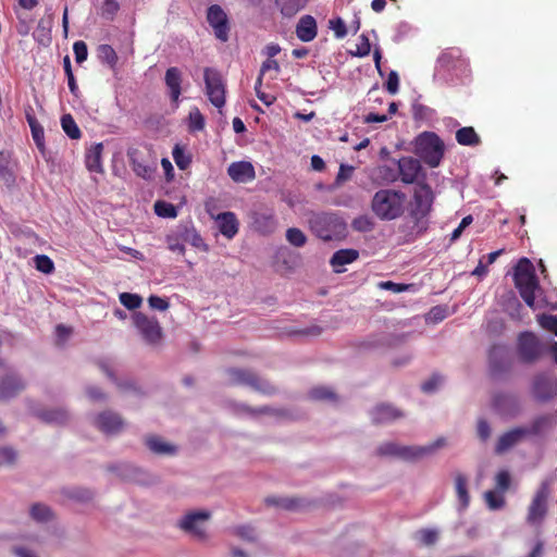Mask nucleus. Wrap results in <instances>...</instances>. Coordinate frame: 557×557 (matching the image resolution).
I'll return each instance as SVG.
<instances>
[{
    "label": "nucleus",
    "mask_w": 557,
    "mask_h": 557,
    "mask_svg": "<svg viewBox=\"0 0 557 557\" xmlns=\"http://www.w3.org/2000/svg\"><path fill=\"white\" fill-rule=\"evenodd\" d=\"M405 203V193L395 189H380L372 198L371 208L380 220L392 221L404 213Z\"/></svg>",
    "instance_id": "1"
},
{
    "label": "nucleus",
    "mask_w": 557,
    "mask_h": 557,
    "mask_svg": "<svg viewBox=\"0 0 557 557\" xmlns=\"http://www.w3.org/2000/svg\"><path fill=\"white\" fill-rule=\"evenodd\" d=\"M311 232L324 242L341 239L346 236L347 224L335 212H317L309 218Z\"/></svg>",
    "instance_id": "2"
},
{
    "label": "nucleus",
    "mask_w": 557,
    "mask_h": 557,
    "mask_svg": "<svg viewBox=\"0 0 557 557\" xmlns=\"http://www.w3.org/2000/svg\"><path fill=\"white\" fill-rule=\"evenodd\" d=\"M515 285L524 302L535 309V297L541 292L533 263L528 258H521L515 267Z\"/></svg>",
    "instance_id": "3"
},
{
    "label": "nucleus",
    "mask_w": 557,
    "mask_h": 557,
    "mask_svg": "<svg viewBox=\"0 0 557 557\" xmlns=\"http://www.w3.org/2000/svg\"><path fill=\"white\" fill-rule=\"evenodd\" d=\"M444 444L445 440L442 437L423 446H401L395 442H386L377 447L376 454L379 456L396 457L401 460L412 461L432 455Z\"/></svg>",
    "instance_id": "4"
},
{
    "label": "nucleus",
    "mask_w": 557,
    "mask_h": 557,
    "mask_svg": "<svg viewBox=\"0 0 557 557\" xmlns=\"http://www.w3.org/2000/svg\"><path fill=\"white\" fill-rule=\"evenodd\" d=\"M444 151L443 140L433 132H423L414 140V153L430 168L441 164Z\"/></svg>",
    "instance_id": "5"
},
{
    "label": "nucleus",
    "mask_w": 557,
    "mask_h": 557,
    "mask_svg": "<svg viewBox=\"0 0 557 557\" xmlns=\"http://www.w3.org/2000/svg\"><path fill=\"white\" fill-rule=\"evenodd\" d=\"M546 346L533 332L519 333L516 343L518 359L523 364L536 363L545 354Z\"/></svg>",
    "instance_id": "6"
},
{
    "label": "nucleus",
    "mask_w": 557,
    "mask_h": 557,
    "mask_svg": "<svg viewBox=\"0 0 557 557\" xmlns=\"http://www.w3.org/2000/svg\"><path fill=\"white\" fill-rule=\"evenodd\" d=\"M134 326L141 339L150 347H159L163 339V331L158 320L153 317L136 311L132 315Z\"/></svg>",
    "instance_id": "7"
},
{
    "label": "nucleus",
    "mask_w": 557,
    "mask_h": 557,
    "mask_svg": "<svg viewBox=\"0 0 557 557\" xmlns=\"http://www.w3.org/2000/svg\"><path fill=\"white\" fill-rule=\"evenodd\" d=\"M227 375L230 383L248 386L264 395H272L276 391L270 382L248 370L231 368L227 370Z\"/></svg>",
    "instance_id": "8"
},
{
    "label": "nucleus",
    "mask_w": 557,
    "mask_h": 557,
    "mask_svg": "<svg viewBox=\"0 0 557 557\" xmlns=\"http://www.w3.org/2000/svg\"><path fill=\"white\" fill-rule=\"evenodd\" d=\"M522 426L529 440H544L557 429V411L535 414Z\"/></svg>",
    "instance_id": "9"
},
{
    "label": "nucleus",
    "mask_w": 557,
    "mask_h": 557,
    "mask_svg": "<svg viewBox=\"0 0 557 557\" xmlns=\"http://www.w3.org/2000/svg\"><path fill=\"white\" fill-rule=\"evenodd\" d=\"M550 495V483L545 480L536 490L528 508L527 521L532 525L543 522L548 510V497Z\"/></svg>",
    "instance_id": "10"
},
{
    "label": "nucleus",
    "mask_w": 557,
    "mask_h": 557,
    "mask_svg": "<svg viewBox=\"0 0 557 557\" xmlns=\"http://www.w3.org/2000/svg\"><path fill=\"white\" fill-rule=\"evenodd\" d=\"M206 95L210 102L218 109L225 104V85L219 71L206 67L203 71Z\"/></svg>",
    "instance_id": "11"
},
{
    "label": "nucleus",
    "mask_w": 557,
    "mask_h": 557,
    "mask_svg": "<svg viewBox=\"0 0 557 557\" xmlns=\"http://www.w3.org/2000/svg\"><path fill=\"white\" fill-rule=\"evenodd\" d=\"M434 195L432 188L425 183H418L414 188L413 202L410 214L417 223L428 216L431 211Z\"/></svg>",
    "instance_id": "12"
},
{
    "label": "nucleus",
    "mask_w": 557,
    "mask_h": 557,
    "mask_svg": "<svg viewBox=\"0 0 557 557\" xmlns=\"http://www.w3.org/2000/svg\"><path fill=\"white\" fill-rule=\"evenodd\" d=\"M488 368L494 377L508 373L511 369L510 351L505 344H494L488 350Z\"/></svg>",
    "instance_id": "13"
},
{
    "label": "nucleus",
    "mask_w": 557,
    "mask_h": 557,
    "mask_svg": "<svg viewBox=\"0 0 557 557\" xmlns=\"http://www.w3.org/2000/svg\"><path fill=\"white\" fill-rule=\"evenodd\" d=\"M207 22L213 30V34L221 42H226L230 38V20L226 12L219 4H211L207 9Z\"/></svg>",
    "instance_id": "14"
},
{
    "label": "nucleus",
    "mask_w": 557,
    "mask_h": 557,
    "mask_svg": "<svg viewBox=\"0 0 557 557\" xmlns=\"http://www.w3.org/2000/svg\"><path fill=\"white\" fill-rule=\"evenodd\" d=\"M531 393L539 403H548L557 396V382L546 372L537 373L532 380Z\"/></svg>",
    "instance_id": "15"
},
{
    "label": "nucleus",
    "mask_w": 557,
    "mask_h": 557,
    "mask_svg": "<svg viewBox=\"0 0 557 557\" xmlns=\"http://www.w3.org/2000/svg\"><path fill=\"white\" fill-rule=\"evenodd\" d=\"M209 518L208 511L189 512L180 520L178 527L186 533L203 540L206 537L205 523Z\"/></svg>",
    "instance_id": "16"
},
{
    "label": "nucleus",
    "mask_w": 557,
    "mask_h": 557,
    "mask_svg": "<svg viewBox=\"0 0 557 557\" xmlns=\"http://www.w3.org/2000/svg\"><path fill=\"white\" fill-rule=\"evenodd\" d=\"M92 424L106 435H116L124 428V421L116 412L106 410L92 419Z\"/></svg>",
    "instance_id": "17"
},
{
    "label": "nucleus",
    "mask_w": 557,
    "mask_h": 557,
    "mask_svg": "<svg viewBox=\"0 0 557 557\" xmlns=\"http://www.w3.org/2000/svg\"><path fill=\"white\" fill-rule=\"evenodd\" d=\"M26 384L18 373L9 369L0 377V399L7 400L16 397Z\"/></svg>",
    "instance_id": "18"
},
{
    "label": "nucleus",
    "mask_w": 557,
    "mask_h": 557,
    "mask_svg": "<svg viewBox=\"0 0 557 557\" xmlns=\"http://www.w3.org/2000/svg\"><path fill=\"white\" fill-rule=\"evenodd\" d=\"M440 67L456 75H467L468 62L465 60L458 49L444 51L437 59Z\"/></svg>",
    "instance_id": "19"
},
{
    "label": "nucleus",
    "mask_w": 557,
    "mask_h": 557,
    "mask_svg": "<svg viewBox=\"0 0 557 557\" xmlns=\"http://www.w3.org/2000/svg\"><path fill=\"white\" fill-rule=\"evenodd\" d=\"M398 173L404 184H413L418 178L425 177L419 159L412 157H403L397 161Z\"/></svg>",
    "instance_id": "20"
},
{
    "label": "nucleus",
    "mask_w": 557,
    "mask_h": 557,
    "mask_svg": "<svg viewBox=\"0 0 557 557\" xmlns=\"http://www.w3.org/2000/svg\"><path fill=\"white\" fill-rule=\"evenodd\" d=\"M251 225L255 231L262 235L272 234L277 226L274 211L269 208L252 211Z\"/></svg>",
    "instance_id": "21"
},
{
    "label": "nucleus",
    "mask_w": 557,
    "mask_h": 557,
    "mask_svg": "<svg viewBox=\"0 0 557 557\" xmlns=\"http://www.w3.org/2000/svg\"><path fill=\"white\" fill-rule=\"evenodd\" d=\"M524 440H529L522 425L516 426L503 433L495 445V453L505 454Z\"/></svg>",
    "instance_id": "22"
},
{
    "label": "nucleus",
    "mask_w": 557,
    "mask_h": 557,
    "mask_svg": "<svg viewBox=\"0 0 557 557\" xmlns=\"http://www.w3.org/2000/svg\"><path fill=\"white\" fill-rule=\"evenodd\" d=\"M164 83L168 88V95L171 99V102L178 106L180 97L182 95V83H183V73L176 66H171L165 71Z\"/></svg>",
    "instance_id": "23"
},
{
    "label": "nucleus",
    "mask_w": 557,
    "mask_h": 557,
    "mask_svg": "<svg viewBox=\"0 0 557 557\" xmlns=\"http://www.w3.org/2000/svg\"><path fill=\"white\" fill-rule=\"evenodd\" d=\"M127 158L129 160L132 170L135 172L137 176L147 181L153 177V174L156 172V165L153 163L146 162L138 149H128Z\"/></svg>",
    "instance_id": "24"
},
{
    "label": "nucleus",
    "mask_w": 557,
    "mask_h": 557,
    "mask_svg": "<svg viewBox=\"0 0 557 557\" xmlns=\"http://www.w3.org/2000/svg\"><path fill=\"white\" fill-rule=\"evenodd\" d=\"M175 236L196 248H207L202 237L196 231L191 221L181 222L176 227Z\"/></svg>",
    "instance_id": "25"
},
{
    "label": "nucleus",
    "mask_w": 557,
    "mask_h": 557,
    "mask_svg": "<svg viewBox=\"0 0 557 557\" xmlns=\"http://www.w3.org/2000/svg\"><path fill=\"white\" fill-rule=\"evenodd\" d=\"M403 416L399 409L387 404L377 405L370 411L371 420L375 424L391 423Z\"/></svg>",
    "instance_id": "26"
},
{
    "label": "nucleus",
    "mask_w": 557,
    "mask_h": 557,
    "mask_svg": "<svg viewBox=\"0 0 557 557\" xmlns=\"http://www.w3.org/2000/svg\"><path fill=\"white\" fill-rule=\"evenodd\" d=\"M227 174L236 183H246L256 177L253 165L247 161L231 163L227 168Z\"/></svg>",
    "instance_id": "27"
},
{
    "label": "nucleus",
    "mask_w": 557,
    "mask_h": 557,
    "mask_svg": "<svg viewBox=\"0 0 557 557\" xmlns=\"http://www.w3.org/2000/svg\"><path fill=\"white\" fill-rule=\"evenodd\" d=\"M36 417L45 423L54 425H65L71 419L70 412L63 407L37 410Z\"/></svg>",
    "instance_id": "28"
},
{
    "label": "nucleus",
    "mask_w": 557,
    "mask_h": 557,
    "mask_svg": "<svg viewBox=\"0 0 557 557\" xmlns=\"http://www.w3.org/2000/svg\"><path fill=\"white\" fill-rule=\"evenodd\" d=\"M219 231L223 236L231 239L238 233V220L234 212L226 211L219 213L215 218Z\"/></svg>",
    "instance_id": "29"
},
{
    "label": "nucleus",
    "mask_w": 557,
    "mask_h": 557,
    "mask_svg": "<svg viewBox=\"0 0 557 557\" xmlns=\"http://www.w3.org/2000/svg\"><path fill=\"white\" fill-rule=\"evenodd\" d=\"M269 70L278 71L280 70V65H278L277 61L268 58L262 63L261 70H260V74H259V76H258V78L256 81V84H255V91H256L257 97L268 107L271 106L275 101V97L270 95V94L260 92V87L262 85V76Z\"/></svg>",
    "instance_id": "30"
},
{
    "label": "nucleus",
    "mask_w": 557,
    "mask_h": 557,
    "mask_svg": "<svg viewBox=\"0 0 557 557\" xmlns=\"http://www.w3.org/2000/svg\"><path fill=\"white\" fill-rule=\"evenodd\" d=\"M296 35L304 41L309 42L317 36V22L311 15H304L296 25Z\"/></svg>",
    "instance_id": "31"
},
{
    "label": "nucleus",
    "mask_w": 557,
    "mask_h": 557,
    "mask_svg": "<svg viewBox=\"0 0 557 557\" xmlns=\"http://www.w3.org/2000/svg\"><path fill=\"white\" fill-rule=\"evenodd\" d=\"M358 257L359 251L356 249H339L333 253L330 263L336 273H341L344 265L352 263Z\"/></svg>",
    "instance_id": "32"
},
{
    "label": "nucleus",
    "mask_w": 557,
    "mask_h": 557,
    "mask_svg": "<svg viewBox=\"0 0 557 557\" xmlns=\"http://www.w3.org/2000/svg\"><path fill=\"white\" fill-rule=\"evenodd\" d=\"M145 443L149 450L156 455L172 456L177 451L175 445L164 442L161 437L156 435L148 436Z\"/></svg>",
    "instance_id": "33"
},
{
    "label": "nucleus",
    "mask_w": 557,
    "mask_h": 557,
    "mask_svg": "<svg viewBox=\"0 0 557 557\" xmlns=\"http://www.w3.org/2000/svg\"><path fill=\"white\" fill-rule=\"evenodd\" d=\"M29 517L33 521L39 524H46L54 519L53 510L44 503H34L29 507Z\"/></svg>",
    "instance_id": "34"
},
{
    "label": "nucleus",
    "mask_w": 557,
    "mask_h": 557,
    "mask_svg": "<svg viewBox=\"0 0 557 557\" xmlns=\"http://www.w3.org/2000/svg\"><path fill=\"white\" fill-rule=\"evenodd\" d=\"M412 537L419 545L431 547L437 543L440 531L436 528H424L416 531Z\"/></svg>",
    "instance_id": "35"
},
{
    "label": "nucleus",
    "mask_w": 557,
    "mask_h": 557,
    "mask_svg": "<svg viewBox=\"0 0 557 557\" xmlns=\"http://www.w3.org/2000/svg\"><path fill=\"white\" fill-rule=\"evenodd\" d=\"M102 150H103V146L101 143L95 144L94 146H91L88 149V151L86 153L85 163L89 171L97 172V173L102 172V165H101Z\"/></svg>",
    "instance_id": "36"
},
{
    "label": "nucleus",
    "mask_w": 557,
    "mask_h": 557,
    "mask_svg": "<svg viewBox=\"0 0 557 557\" xmlns=\"http://www.w3.org/2000/svg\"><path fill=\"white\" fill-rule=\"evenodd\" d=\"M455 487H456V494L458 498V509L460 511H463L468 508L470 503V496L467 488V479L463 474L458 473L455 476Z\"/></svg>",
    "instance_id": "37"
},
{
    "label": "nucleus",
    "mask_w": 557,
    "mask_h": 557,
    "mask_svg": "<svg viewBox=\"0 0 557 557\" xmlns=\"http://www.w3.org/2000/svg\"><path fill=\"white\" fill-rule=\"evenodd\" d=\"M456 140L462 146H476L480 137L471 126L461 127L456 132Z\"/></svg>",
    "instance_id": "38"
},
{
    "label": "nucleus",
    "mask_w": 557,
    "mask_h": 557,
    "mask_svg": "<svg viewBox=\"0 0 557 557\" xmlns=\"http://www.w3.org/2000/svg\"><path fill=\"white\" fill-rule=\"evenodd\" d=\"M308 0H276L284 16H294L297 12L305 8Z\"/></svg>",
    "instance_id": "39"
},
{
    "label": "nucleus",
    "mask_w": 557,
    "mask_h": 557,
    "mask_svg": "<svg viewBox=\"0 0 557 557\" xmlns=\"http://www.w3.org/2000/svg\"><path fill=\"white\" fill-rule=\"evenodd\" d=\"M120 11L117 0H103L99 8V15L106 21H113Z\"/></svg>",
    "instance_id": "40"
},
{
    "label": "nucleus",
    "mask_w": 557,
    "mask_h": 557,
    "mask_svg": "<svg viewBox=\"0 0 557 557\" xmlns=\"http://www.w3.org/2000/svg\"><path fill=\"white\" fill-rule=\"evenodd\" d=\"M61 126L64 133L71 138V139H78L82 136V133L74 121L73 116L71 114H64L61 117Z\"/></svg>",
    "instance_id": "41"
},
{
    "label": "nucleus",
    "mask_w": 557,
    "mask_h": 557,
    "mask_svg": "<svg viewBox=\"0 0 557 557\" xmlns=\"http://www.w3.org/2000/svg\"><path fill=\"white\" fill-rule=\"evenodd\" d=\"M494 406L499 412L507 413V406H517V399L510 394L499 393L494 396Z\"/></svg>",
    "instance_id": "42"
},
{
    "label": "nucleus",
    "mask_w": 557,
    "mask_h": 557,
    "mask_svg": "<svg viewBox=\"0 0 557 557\" xmlns=\"http://www.w3.org/2000/svg\"><path fill=\"white\" fill-rule=\"evenodd\" d=\"M172 157L180 170H186L191 163V157L180 145L174 146Z\"/></svg>",
    "instance_id": "43"
},
{
    "label": "nucleus",
    "mask_w": 557,
    "mask_h": 557,
    "mask_svg": "<svg viewBox=\"0 0 557 557\" xmlns=\"http://www.w3.org/2000/svg\"><path fill=\"white\" fill-rule=\"evenodd\" d=\"M154 212L158 216L174 219L177 216L176 207L170 202L158 200L154 202Z\"/></svg>",
    "instance_id": "44"
},
{
    "label": "nucleus",
    "mask_w": 557,
    "mask_h": 557,
    "mask_svg": "<svg viewBox=\"0 0 557 557\" xmlns=\"http://www.w3.org/2000/svg\"><path fill=\"white\" fill-rule=\"evenodd\" d=\"M98 57L101 62L107 63L113 67L117 62V55L115 50L110 45H100L98 47Z\"/></svg>",
    "instance_id": "45"
},
{
    "label": "nucleus",
    "mask_w": 557,
    "mask_h": 557,
    "mask_svg": "<svg viewBox=\"0 0 557 557\" xmlns=\"http://www.w3.org/2000/svg\"><path fill=\"white\" fill-rule=\"evenodd\" d=\"M286 239L295 247H302L307 243V236L297 227H290L286 231Z\"/></svg>",
    "instance_id": "46"
},
{
    "label": "nucleus",
    "mask_w": 557,
    "mask_h": 557,
    "mask_svg": "<svg viewBox=\"0 0 557 557\" xmlns=\"http://www.w3.org/2000/svg\"><path fill=\"white\" fill-rule=\"evenodd\" d=\"M265 503L271 506L281 507L284 509H295L297 507V499L289 498V497H277V496H270L267 497Z\"/></svg>",
    "instance_id": "47"
},
{
    "label": "nucleus",
    "mask_w": 557,
    "mask_h": 557,
    "mask_svg": "<svg viewBox=\"0 0 557 557\" xmlns=\"http://www.w3.org/2000/svg\"><path fill=\"white\" fill-rule=\"evenodd\" d=\"M484 498L487 504V507L491 510H498L504 507L505 498L502 494L496 493L495 491H487L484 493Z\"/></svg>",
    "instance_id": "48"
},
{
    "label": "nucleus",
    "mask_w": 557,
    "mask_h": 557,
    "mask_svg": "<svg viewBox=\"0 0 557 557\" xmlns=\"http://www.w3.org/2000/svg\"><path fill=\"white\" fill-rule=\"evenodd\" d=\"M120 302L128 310H135L141 305V297L137 294L122 293L120 294Z\"/></svg>",
    "instance_id": "49"
},
{
    "label": "nucleus",
    "mask_w": 557,
    "mask_h": 557,
    "mask_svg": "<svg viewBox=\"0 0 557 557\" xmlns=\"http://www.w3.org/2000/svg\"><path fill=\"white\" fill-rule=\"evenodd\" d=\"M34 262L36 269L45 274H50L54 270L53 261L46 255H37Z\"/></svg>",
    "instance_id": "50"
},
{
    "label": "nucleus",
    "mask_w": 557,
    "mask_h": 557,
    "mask_svg": "<svg viewBox=\"0 0 557 557\" xmlns=\"http://www.w3.org/2000/svg\"><path fill=\"white\" fill-rule=\"evenodd\" d=\"M309 396H310V398H312L314 400H333V399H335V394L333 393V391L325 386L313 387L309 392Z\"/></svg>",
    "instance_id": "51"
},
{
    "label": "nucleus",
    "mask_w": 557,
    "mask_h": 557,
    "mask_svg": "<svg viewBox=\"0 0 557 557\" xmlns=\"http://www.w3.org/2000/svg\"><path fill=\"white\" fill-rule=\"evenodd\" d=\"M188 120H189V129L190 131L196 132V131L203 129L205 117L197 108H194L193 110H190Z\"/></svg>",
    "instance_id": "52"
},
{
    "label": "nucleus",
    "mask_w": 557,
    "mask_h": 557,
    "mask_svg": "<svg viewBox=\"0 0 557 557\" xmlns=\"http://www.w3.org/2000/svg\"><path fill=\"white\" fill-rule=\"evenodd\" d=\"M379 287L384 290H389L394 294H399V293L407 292V290L411 289L412 285L395 283L392 281H383V282L379 283Z\"/></svg>",
    "instance_id": "53"
},
{
    "label": "nucleus",
    "mask_w": 557,
    "mask_h": 557,
    "mask_svg": "<svg viewBox=\"0 0 557 557\" xmlns=\"http://www.w3.org/2000/svg\"><path fill=\"white\" fill-rule=\"evenodd\" d=\"M537 321L544 330L557 336V317L552 314H542L539 317Z\"/></svg>",
    "instance_id": "54"
},
{
    "label": "nucleus",
    "mask_w": 557,
    "mask_h": 557,
    "mask_svg": "<svg viewBox=\"0 0 557 557\" xmlns=\"http://www.w3.org/2000/svg\"><path fill=\"white\" fill-rule=\"evenodd\" d=\"M329 27L334 32L337 39H342L347 35V27L343 18L335 17L329 21Z\"/></svg>",
    "instance_id": "55"
},
{
    "label": "nucleus",
    "mask_w": 557,
    "mask_h": 557,
    "mask_svg": "<svg viewBox=\"0 0 557 557\" xmlns=\"http://www.w3.org/2000/svg\"><path fill=\"white\" fill-rule=\"evenodd\" d=\"M444 379L443 376L438 374L432 375L429 380L423 382L421 385V388L424 393L431 394L438 389V387L442 385Z\"/></svg>",
    "instance_id": "56"
},
{
    "label": "nucleus",
    "mask_w": 557,
    "mask_h": 557,
    "mask_svg": "<svg viewBox=\"0 0 557 557\" xmlns=\"http://www.w3.org/2000/svg\"><path fill=\"white\" fill-rule=\"evenodd\" d=\"M73 51L75 54V60L78 64L86 61L88 57L87 45L83 40L75 41L73 45Z\"/></svg>",
    "instance_id": "57"
},
{
    "label": "nucleus",
    "mask_w": 557,
    "mask_h": 557,
    "mask_svg": "<svg viewBox=\"0 0 557 557\" xmlns=\"http://www.w3.org/2000/svg\"><path fill=\"white\" fill-rule=\"evenodd\" d=\"M371 51V44L369 41V38L362 34L359 37V42L357 44V50L352 53L356 57H367Z\"/></svg>",
    "instance_id": "58"
},
{
    "label": "nucleus",
    "mask_w": 557,
    "mask_h": 557,
    "mask_svg": "<svg viewBox=\"0 0 557 557\" xmlns=\"http://www.w3.org/2000/svg\"><path fill=\"white\" fill-rule=\"evenodd\" d=\"M495 480H496V486L500 493H504L509 488L510 474L508 471H506V470L499 471L497 473Z\"/></svg>",
    "instance_id": "59"
},
{
    "label": "nucleus",
    "mask_w": 557,
    "mask_h": 557,
    "mask_svg": "<svg viewBox=\"0 0 557 557\" xmlns=\"http://www.w3.org/2000/svg\"><path fill=\"white\" fill-rule=\"evenodd\" d=\"M412 111H413V116L417 120L430 119L433 113V110L431 108L420 104V103H414L412 106Z\"/></svg>",
    "instance_id": "60"
},
{
    "label": "nucleus",
    "mask_w": 557,
    "mask_h": 557,
    "mask_svg": "<svg viewBox=\"0 0 557 557\" xmlns=\"http://www.w3.org/2000/svg\"><path fill=\"white\" fill-rule=\"evenodd\" d=\"M385 87L391 95H395L398 92L399 77H398L397 72L391 71V73L387 76Z\"/></svg>",
    "instance_id": "61"
},
{
    "label": "nucleus",
    "mask_w": 557,
    "mask_h": 557,
    "mask_svg": "<svg viewBox=\"0 0 557 557\" xmlns=\"http://www.w3.org/2000/svg\"><path fill=\"white\" fill-rule=\"evenodd\" d=\"M32 137L38 148V150L41 152V153H45V150H46V146H45V132H44V127L40 126V127H35V129H32Z\"/></svg>",
    "instance_id": "62"
},
{
    "label": "nucleus",
    "mask_w": 557,
    "mask_h": 557,
    "mask_svg": "<svg viewBox=\"0 0 557 557\" xmlns=\"http://www.w3.org/2000/svg\"><path fill=\"white\" fill-rule=\"evenodd\" d=\"M351 225L358 232H369L373 227V223L367 216L356 218Z\"/></svg>",
    "instance_id": "63"
},
{
    "label": "nucleus",
    "mask_w": 557,
    "mask_h": 557,
    "mask_svg": "<svg viewBox=\"0 0 557 557\" xmlns=\"http://www.w3.org/2000/svg\"><path fill=\"white\" fill-rule=\"evenodd\" d=\"M476 432L481 441L485 442L490 438L492 429L485 419H480L478 421Z\"/></svg>",
    "instance_id": "64"
}]
</instances>
